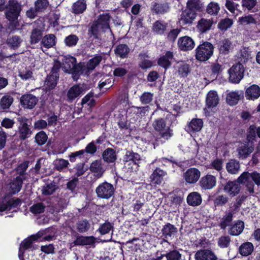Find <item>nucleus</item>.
<instances>
[{
  "label": "nucleus",
  "mask_w": 260,
  "mask_h": 260,
  "mask_svg": "<svg viewBox=\"0 0 260 260\" xmlns=\"http://www.w3.org/2000/svg\"><path fill=\"white\" fill-rule=\"evenodd\" d=\"M256 135L260 138V126L256 127L254 125H251L247 133L248 140L252 142L255 140Z\"/></svg>",
  "instance_id": "37998d69"
},
{
  "label": "nucleus",
  "mask_w": 260,
  "mask_h": 260,
  "mask_svg": "<svg viewBox=\"0 0 260 260\" xmlns=\"http://www.w3.org/2000/svg\"><path fill=\"white\" fill-rule=\"evenodd\" d=\"M32 30L30 33L29 42L31 45L36 44L43 38V23L42 21L38 19L31 23Z\"/></svg>",
  "instance_id": "423d86ee"
},
{
  "label": "nucleus",
  "mask_w": 260,
  "mask_h": 260,
  "mask_svg": "<svg viewBox=\"0 0 260 260\" xmlns=\"http://www.w3.org/2000/svg\"><path fill=\"white\" fill-rule=\"evenodd\" d=\"M260 96V87L257 85H252L245 91V98L248 100L254 101Z\"/></svg>",
  "instance_id": "6ab92c4d"
},
{
  "label": "nucleus",
  "mask_w": 260,
  "mask_h": 260,
  "mask_svg": "<svg viewBox=\"0 0 260 260\" xmlns=\"http://www.w3.org/2000/svg\"><path fill=\"white\" fill-rule=\"evenodd\" d=\"M86 9V4L84 0H78L72 6L73 12L76 14L82 13Z\"/></svg>",
  "instance_id": "ea45409f"
},
{
  "label": "nucleus",
  "mask_w": 260,
  "mask_h": 260,
  "mask_svg": "<svg viewBox=\"0 0 260 260\" xmlns=\"http://www.w3.org/2000/svg\"><path fill=\"white\" fill-rule=\"evenodd\" d=\"M124 160L125 162L132 161L135 164H138L141 160V156L138 153L127 151L124 155Z\"/></svg>",
  "instance_id": "79ce46f5"
},
{
  "label": "nucleus",
  "mask_w": 260,
  "mask_h": 260,
  "mask_svg": "<svg viewBox=\"0 0 260 260\" xmlns=\"http://www.w3.org/2000/svg\"><path fill=\"white\" fill-rule=\"evenodd\" d=\"M6 12V16L9 21V27L17 29L19 26L18 20L21 11L20 6L15 1H10Z\"/></svg>",
  "instance_id": "7ed1b4c3"
},
{
  "label": "nucleus",
  "mask_w": 260,
  "mask_h": 260,
  "mask_svg": "<svg viewBox=\"0 0 260 260\" xmlns=\"http://www.w3.org/2000/svg\"><path fill=\"white\" fill-rule=\"evenodd\" d=\"M195 259L196 260H217V257L212 251L203 249L196 252Z\"/></svg>",
  "instance_id": "dca6fc26"
},
{
  "label": "nucleus",
  "mask_w": 260,
  "mask_h": 260,
  "mask_svg": "<svg viewBox=\"0 0 260 260\" xmlns=\"http://www.w3.org/2000/svg\"><path fill=\"white\" fill-rule=\"evenodd\" d=\"M110 16L107 14H103L99 16V18L95 22L99 24L101 29L106 31L110 29L109 21Z\"/></svg>",
  "instance_id": "c756f323"
},
{
  "label": "nucleus",
  "mask_w": 260,
  "mask_h": 260,
  "mask_svg": "<svg viewBox=\"0 0 260 260\" xmlns=\"http://www.w3.org/2000/svg\"><path fill=\"white\" fill-rule=\"evenodd\" d=\"M56 189V185L53 183H50L43 186L41 192L44 196H50L52 194Z\"/></svg>",
  "instance_id": "13d9d810"
},
{
  "label": "nucleus",
  "mask_w": 260,
  "mask_h": 260,
  "mask_svg": "<svg viewBox=\"0 0 260 260\" xmlns=\"http://www.w3.org/2000/svg\"><path fill=\"white\" fill-rule=\"evenodd\" d=\"M253 250V246L250 242H246L242 244L239 248L240 253L243 256L250 254Z\"/></svg>",
  "instance_id": "09e8293b"
},
{
  "label": "nucleus",
  "mask_w": 260,
  "mask_h": 260,
  "mask_svg": "<svg viewBox=\"0 0 260 260\" xmlns=\"http://www.w3.org/2000/svg\"><path fill=\"white\" fill-rule=\"evenodd\" d=\"M95 240L93 236H80L77 238L74 243L76 245H90L94 243Z\"/></svg>",
  "instance_id": "c9c22d12"
},
{
  "label": "nucleus",
  "mask_w": 260,
  "mask_h": 260,
  "mask_svg": "<svg viewBox=\"0 0 260 260\" xmlns=\"http://www.w3.org/2000/svg\"><path fill=\"white\" fill-rule=\"evenodd\" d=\"M84 64L80 62L76 63L75 57L71 55L64 56L61 60V68L62 70L68 73L72 74L74 80H77L78 76L83 73Z\"/></svg>",
  "instance_id": "f03ea898"
},
{
  "label": "nucleus",
  "mask_w": 260,
  "mask_h": 260,
  "mask_svg": "<svg viewBox=\"0 0 260 260\" xmlns=\"http://www.w3.org/2000/svg\"><path fill=\"white\" fill-rule=\"evenodd\" d=\"M102 60V56L98 55L89 59L86 65L88 71L93 70L99 64Z\"/></svg>",
  "instance_id": "de8ad7c7"
},
{
  "label": "nucleus",
  "mask_w": 260,
  "mask_h": 260,
  "mask_svg": "<svg viewBox=\"0 0 260 260\" xmlns=\"http://www.w3.org/2000/svg\"><path fill=\"white\" fill-rule=\"evenodd\" d=\"M240 168L239 162L235 159L230 160L226 165V169L229 173L236 174L238 173Z\"/></svg>",
  "instance_id": "2f4dec72"
},
{
  "label": "nucleus",
  "mask_w": 260,
  "mask_h": 260,
  "mask_svg": "<svg viewBox=\"0 0 260 260\" xmlns=\"http://www.w3.org/2000/svg\"><path fill=\"white\" fill-rule=\"evenodd\" d=\"M115 192L114 186L107 182L101 183L95 189L98 198L103 199H109L112 197Z\"/></svg>",
  "instance_id": "0eeeda50"
},
{
  "label": "nucleus",
  "mask_w": 260,
  "mask_h": 260,
  "mask_svg": "<svg viewBox=\"0 0 260 260\" xmlns=\"http://www.w3.org/2000/svg\"><path fill=\"white\" fill-rule=\"evenodd\" d=\"M129 48L125 44H119L117 46L115 49V53L117 56L123 58H125L129 52Z\"/></svg>",
  "instance_id": "a19ab883"
},
{
  "label": "nucleus",
  "mask_w": 260,
  "mask_h": 260,
  "mask_svg": "<svg viewBox=\"0 0 260 260\" xmlns=\"http://www.w3.org/2000/svg\"><path fill=\"white\" fill-rule=\"evenodd\" d=\"M140 61L139 66L143 70H146L152 66V62L149 59L146 53H140L139 55Z\"/></svg>",
  "instance_id": "473e14b6"
},
{
  "label": "nucleus",
  "mask_w": 260,
  "mask_h": 260,
  "mask_svg": "<svg viewBox=\"0 0 260 260\" xmlns=\"http://www.w3.org/2000/svg\"><path fill=\"white\" fill-rule=\"evenodd\" d=\"M214 46L210 42H204L196 49V58L200 61L208 60L213 54Z\"/></svg>",
  "instance_id": "20e7f679"
},
{
  "label": "nucleus",
  "mask_w": 260,
  "mask_h": 260,
  "mask_svg": "<svg viewBox=\"0 0 260 260\" xmlns=\"http://www.w3.org/2000/svg\"><path fill=\"white\" fill-rule=\"evenodd\" d=\"M177 232V229L170 223L165 225L161 230V233L166 238L174 236Z\"/></svg>",
  "instance_id": "72a5a7b5"
},
{
  "label": "nucleus",
  "mask_w": 260,
  "mask_h": 260,
  "mask_svg": "<svg viewBox=\"0 0 260 260\" xmlns=\"http://www.w3.org/2000/svg\"><path fill=\"white\" fill-rule=\"evenodd\" d=\"M87 88L85 84L75 85L70 88L67 92V100L73 102L76 98L84 94Z\"/></svg>",
  "instance_id": "1a4fd4ad"
},
{
  "label": "nucleus",
  "mask_w": 260,
  "mask_h": 260,
  "mask_svg": "<svg viewBox=\"0 0 260 260\" xmlns=\"http://www.w3.org/2000/svg\"><path fill=\"white\" fill-rule=\"evenodd\" d=\"M23 181L24 180L21 179V177H16V178L10 183V188L12 193L15 194L21 190Z\"/></svg>",
  "instance_id": "e433bc0d"
},
{
  "label": "nucleus",
  "mask_w": 260,
  "mask_h": 260,
  "mask_svg": "<svg viewBox=\"0 0 260 260\" xmlns=\"http://www.w3.org/2000/svg\"><path fill=\"white\" fill-rule=\"evenodd\" d=\"M21 203V200L18 198H12L7 200L6 198H5L2 201L0 202V212L17 208L20 206Z\"/></svg>",
  "instance_id": "9b49d317"
},
{
  "label": "nucleus",
  "mask_w": 260,
  "mask_h": 260,
  "mask_svg": "<svg viewBox=\"0 0 260 260\" xmlns=\"http://www.w3.org/2000/svg\"><path fill=\"white\" fill-rule=\"evenodd\" d=\"M219 102V98L217 92L214 90L210 91L206 97V105L208 108L214 107Z\"/></svg>",
  "instance_id": "b1692460"
},
{
  "label": "nucleus",
  "mask_w": 260,
  "mask_h": 260,
  "mask_svg": "<svg viewBox=\"0 0 260 260\" xmlns=\"http://www.w3.org/2000/svg\"><path fill=\"white\" fill-rule=\"evenodd\" d=\"M58 78V74H50L48 76L45 82L46 88L48 90L53 89L57 84V80Z\"/></svg>",
  "instance_id": "f704fd0d"
},
{
  "label": "nucleus",
  "mask_w": 260,
  "mask_h": 260,
  "mask_svg": "<svg viewBox=\"0 0 260 260\" xmlns=\"http://www.w3.org/2000/svg\"><path fill=\"white\" fill-rule=\"evenodd\" d=\"M69 203V197L66 193H62L57 202V205L62 209L66 208Z\"/></svg>",
  "instance_id": "6e6d98bb"
},
{
  "label": "nucleus",
  "mask_w": 260,
  "mask_h": 260,
  "mask_svg": "<svg viewBox=\"0 0 260 260\" xmlns=\"http://www.w3.org/2000/svg\"><path fill=\"white\" fill-rule=\"evenodd\" d=\"M240 98V94L238 91H231L227 94L226 100L229 105L233 106L238 103Z\"/></svg>",
  "instance_id": "4c0bfd02"
},
{
  "label": "nucleus",
  "mask_w": 260,
  "mask_h": 260,
  "mask_svg": "<svg viewBox=\"0 0 260 260\" xmlns=\"http://www.w3.org/2000/svg\"><path fill=\"white\" fill-rule=\"evenodd\" d=\"M178 45L181 50L189 51L192 50L194 47L195 43L190 37L184 36L179 38Z\"/></svg>",
  "instance_id": "4468645a"
},
{
  "label": "nucleus",
  "mask_w": 260,
  "mask_h": 260,
  "mask_svg": "<svg viewBox=\"0 0 260 260\" xmlns=\"http://www.w3.org/2000/svg\"><path fill=\"white\" fill-rule=\"evenodd\" d=\"M46 206L42 203H38L33 205L30 208V211L34 214H40L45 211Z\"/></svg>",
  "instance_id": "0e129e2a"
},
{
  "label": "nucleus",
  "mask_w": 260,
  "mask_h": 260,
  "mask_svg": "<svg viewBox=\"0 0 260 260\" xmlns=\"http://www.w3.org/2000/svg\"><path fill=\"white\" fill-rule=\"evenodd\" d=\"M152 126L156 131L159 133L161 138L166 140L173 136L172 130L167 125L166 120L162 118L155 119L152 123Z\"/></svg>",
  "instance_id": "39448f33"
},
{
  "label": "nucleus",
  "mask_w": 260,
  "mask_h": 260,
  "mask_svg": "<svg viewBox=\"0 0 260 260\" xmlns=\"http://www.w3.org/2000/svg\"><path fill=\"white\" fill-rule=\"evenodd\" d=\"M202 197L201 194L198 192H192L190 193L187 198V203L192 206H197L202 203Z\"/></svg>",
  "instance_id": "bb28decb"
},
{
  "label": "nucleus",
  "mask_w": 260,
  "mask_h": 260,
  "mask_svg": "<svg viewBox=\"0 0 260 260\" xmlns=\"http://www.w3.org/2000/svg\"><path fill=\"white\" fill-rule=\"evenodd\" d=\"M233 24V20L229 18L221 19L218 24V28L221 30H226Z\"/></svg>",
  "instance_id": "603ef678"
},
{
  "label": "nucleus",
  "mask_w": 260,
  "mask_h": 260,
  "mask_svg": "<svg viewBox=\"0 0 260 260\" xmlns=\"http://www.w3.org/2000/svg\"><path fill=\"white\" fill-rule=\"evenodd\" d=\"M19 138L20 140H24L30 137L32 132L26 122L21 123L18 128Z\"/></svg>",
  "instance_id": "393cba45"
},
{
  "label": "nucleus",
  "mask_w": 260,
  "mask_h": 260,
  "mask_svg": "<svg viewBox=\"0 0 260 260\" xmlns=\"http://www.w3.org/2000/svg\"><path fill=\"white\" fill-rule=\"evenodd\" d=\"M56 39L53 34L46 35L42 39L41 45L46 48L53 47L56 44Z\"/></svg>",
  "instance_id": "7c9ffc66"
},
{
  "label": "nucleus",
  "mask_w": 260,
  "mask_h": 260,
  "mask_svg": "<svg viewBox=\"0 0 260 260\" xmlns=\"http://www.w3.org/2000/svg\"><path fill=\"white\" fill-rule=\"evenodd\" d=\"M216 185V178L212 175L207 174L201 178L199 181L200 186L204 190L213 188Z\"/></svg>",
  "instance_id": "f8f14e48"
},
{
  "label": "nucleus",
  "mask_w": 260,
  "mask_h": 260,
  "mask_svg": "<svg viewBox=\"0 0 260 260\" xmlns=\"http://www.w3.org/2000/svg\"><path fill=\"white\" fill-rule=\"evenodd\" d=\"M201 176L200 171L195 168L188 169L183 174L185 181L190 184L196 183Z\"/></svg>",
  "instance_id": "ddd939ff"
},
{
  "label": "nucleus",
  "mask_w": 260,
  "mask_h": 260,
  "mask_svg": "<svg viewBox=\"0 0 260 260\" xmlns=\"http://www.w3.org/2000/svg\"><path fill=\"white\" fill-rule=\"evenodd\" d=\"M254 183L258 186L260 185V174L256 171L244 172L236 181H228L224 186V190L230 196L234 197L241 190L240 184L245 185L250 193H254Z\"/></svg>",
  "instance_id": "f257e3e1"
},
{
  "label": "nucleus",
  "mask_w": 260,
  "mask_h": 260,
  "mask_svg": "<svg viewBox=\"0 0 260 260\" xmlns=\"http://www.w3.org/2000/svg\"><path fill=\"white\" fill-rule=\"evenodd\" d=\"M168 24L161 21L158 20L153 24L152 30L157 34L161 35L166 30Z\"/></svg>",
  "instance_id": "49530a36"
},
{
  "label": "nucleus",
  "mask_w": 260,
  "mask_h": 260,
  "mask_svg": "<svg viewBox=\"0 0 260 260\" xmlns=\"http://www.w3.org/2000/svg\"><path fill=\"white\" fill-rule=\"evenodd\" d=\"M212 24V20L202 18L198 21L197 28L200 32L205 33L211 29Z\"/></svg>",
  "instance_id": "4be33fe9"
},
{
  "label": "nucleus",
  "mask_w": 260,
  "mask_h": 260,
  "mask_svg": "<svg viewBox=\"0 0 260 260\" xmlns=\"http://www.w3.org/2000/svg\"><path fill=\"white\" fill-rule=\"evenodd\" d=\"M169 8L168 4H156L154 6L153 10L157 14H164L169 11Z\"/></svg>",
  "instance_id": "680f3d73"
},
{
  "label": "nucleus",
  "mask_w": 260,
  "mask_h": 260,
  "mask_svg": "<svg viewBox=\"0 0 260 260\" xmlns=\"http://www.w3.org/2000/svg\"><path fill=\"white\" fill-rule=\"evenodd\" d=\"M253 150V147L246 144H243L237 148L239 158L242 159L247 158L252 152Z\"/></svg>",
  "instance_id": "c85d7f7f"
},
{
  "label": "nucleus",
  "mask_w": 260,
  "mask_h": 260,
  "mask_svg": "<svg viewBox=\"0 0 260 260\" xmlns=\"http://www.w3.org/2000/svg\"><path fill=\"white\" fill-rule=\"evenodd\" d=\"M69 163L67 160L62 158L56 159L54 161V168L58 171H61L68 167Z\"/></svg>",
  "instance_id": "bf43d9fd"
},
{
  "label": "nucleus",
  "mask_w": 260,
  "mask_h": 260,
  "mask_svg": "<svg viewBox=\"0 0 260 260\" xmlns=\"http://www.w3.org/2000/svg\"><path fill=\"white\" fill-rule=\"evenodd\" d=\"M232 42L228 39H224L220 42L219 51L221 54H227L229 53L232 48Z\"/></svg>",
  "instance_id": "8fccbe9b"
},
{
  "label": "nucleus",
  "mask_w": 260,
  "mask_h": 260,
  "mask_svg": "<svg viewBox=\"0 0 260 260\" xmlns=\"http://www.w3.org/2000/svg\"><path fill=\"white\" fill-rule=\"evenodd\" d=\"M103 158L107 162H113L116 159L115 151L112 148H107L103 153Z\"/></svg>",
  "instance_id": "58836bf2"
},
{
  "label": "nucleus",
  "mask_w": 260,
  "mask_h": 260,
  "mask_svg": "<svg viewBox=\"0 0 260 260\" xmlns=\"http://www.w3.org/2000/svg\"><path fill=\"white\" fill-rule=\"evenodd\" d=\"M165 256L167 260H180L181 258V254L176 250L169 251Z\"/></svg>",
  "instance_id": "338daca9"
},
{
  "label": "nucleus",
  "mask_w": 260,
  "mask_h": 260,
  "mask_svg": "<svg viewBox=\"0 0 260 260\" xmlns=\"http://www.w3.org/2000/svg\"><path fill=\"white\" fill-rule=\"evenodd\" d=\"M48 139V137L45 133L41 131L37 133L35 137L36 142L39 145H44Z\"/></svg>",
  "instance_id": "69168bd1"
},
{
  "label": "nucleus",
  "mask_w": 260,
  "mask_h": 260,
  "mask_svg": "<svg viewBox=\"0 0 260 260\" xmlns=\"http://www.w3.org/2000/svg\"><path fill=\"white\" fill-rule=\"evenodd\" d=\"M38 99L34 95L27 94L20 98V103L24 108L32 109L38 103Z\"/></svg>",
  "instance_id": "2eb2a0df"
},
{
  "label": "nucleus",
  "mask_w": 260,
  "mask_h": 260,
  "mask_svg": "<svg viewBox=\"0 0 260 260\" xmlns=\"http://www.w3.org/2000/svg\"><path fill=\"white\" fill-rule=\"evenodd\" d=\"M196 17V13L190 8H186L181 13L179 19L180 24L184 25L191 24Z\"/></svg>",
  "instance_id": "9d476101"
},
{
  "label": "nucleus",
  "mask_w": 260,
  "mask_h": 260,
  "mask_svg": "<svg viewBox=\"0 0 260 260\" xmlns=\"http://www.w3.org/2000/svg\"><path fill=\"white\" fill-rule=\"evenodd\" d=\"M105 31L104 29H101L100 26L95 21L89 29V32L91 33L95 39L99 38V36L101 32Z\"/></svg>",
  "instance_id": "052dcab7"
},
{
  "label": "nucleus",
  "mask_w": 260,
  "mask_h": 260,
  "mask_svg": "<svg viewBox=\"0 0 260 260\" xmlns=\"http://www.w3.org/2000/svg\"><path fill=\"white\" fill-rule=\"evenodd\" d=\"M233 220V214L231 212L226 213L221 219L220 226L221 229L224 230L226 228H230L234 222Z\"/></svg>",
  "instance_id": "c03bdc74"
},
{
  "label": "nucleus",
  "mask_w": 260,
  "mask_h": 260,
  "mask_svg": "<svg viewBox=\"0 0 260 260\" xmlns=\"http://www.w3.org/2000/svg\"><path fill=\"white\" fill-rule=\"evenodd\" d=\"M13 102V98L10 95L3 96L0 101L1 107L3 109L9 108Z\"/></svg>",
  "instance_id": "864d4df0"
},
{
  "label": "nucleus",
  "mask_w": 260,
  "mask_h": 260,
  "mask_svg": "<svg viewBox=\"0 0 260 260\" xmlns=\"http://www.w3.org/2000/svg\"><path fill=\"white\" fill-rule=\"evenodd\" d=\"M244 223L243 221L238 220L235 221L230 228H228V233L232 236H238L243 231Z\"/></svg>",
  "instance_id": "412c9836"
},
{
  "label": "nucleus",
  "mask_w": 260,
  "mask_h": 260,
  "mask_svg": "<svg viewBox=\"0 0 260 260\" xmlns=\"http://www.w3.org/2000/svg\"><path fill=\"white\" fill-rule=\"evenodd\" d=\"M166 175V173L165 171L157 168L150 176V179L153 183L159 184L162 181L163 177Z\"/></svg>",
  "instance_id": "cd10ccee"
},
{
  "label": "nucleus",
  "mask_w": 260,
  "mask_h": 260,
  "mask_svg": "<svg viewBox=\"0 0 260 260\" xmlns=\"http://www.w3.org/2000/svg\"><path fill=\"white\" fill-rule=\"evenodd\" d=\"M90 170L98 178H101L105 171L101 160L93 161L90 165Z\"/></svg>",
  "instance_id": "a211bd4d"
},
{
  "label": "nucleus",
  "mask_w": 260,
  "mask_h": 260,
  "mask_svg": "<svg viewBox=\"0 0 260 260\" xmlns=\"http://www.w3.org/2000/svg\"><path fill=\"white\" fill-rule=\"evenodd\" d=\"M203 126V121L201 119L193 118L188 123L187 131L188 132H197L201 131Z\"/></svg>",
  "instance_id": "5701e85b"
},
{
  "label": "nucleus",
  "mask_w": 260,
  "mask_h": 260,
  "mask_svg": "<svg viewBox=\"0 0 260 260\" xmlns=\"http://www.w3.org/2000/svg\"><path fill=\"white\" fill-rule=\"evenodd\" d=\"M79 40L78 37L75 35H70L64 39V42L66 46L71 47L76 45Z\"/></svg>",
  "instance_id": "e2e57ef3"
},
{
  "label": "nucleus",
  "mask_w": 260,
  "mask_h": 260,
  "mask_svg": "<svg viewBox=\"0 0 260 260\" xmlns=\"http://www.w3.org/2000/svg\"><path fill=\"white\" fill-rule=\"evenodd\" d=\"M174 68L178 75L181 78L187 77L190 72L189 65L184 61L177 62Z\"/></svg>",
  "instance_id": "f3484780"
},
{
  "label": "nucleus",
  "mask_w": 260,
  "mask_h": 260,
  "mask_svg": "<svg viewBox=\"0 0 260 260\" xmlns=\"http://www.w3.org/2000/svg\"><path fill=\"white\" fill-rule=\"evenodd\" d=\"M49 6L47 0H37L35 3V8L38 12H44Z\"/></svg>",
  "instance_id": "4d7b16f0"
},
{
  "label": "nucleus",
  "mask_w": 260,
  "mask_h": 260,
  "mask_svg": "<svg viewBox=\"0 0 260 260\" xmlns=\"http://www.w3.org/2000/svg\"><path fill=\"white\" fill-rule=\"evenodd\" d=\"M28 162H24L19 165L16 169L17 173L19 175L18 177H21L23 180H25L27 177L25 172L28 168Z\"/></svg>",
  "instance_id": "5fc2aeb1"
},
{
  "label": "nucleus",
  "mask_w": 260,
  "mask_h": 260,
  "mask_svg": "<svg viewBox=\"0 0 260 260\" xmlns=\"http://www.w3.org/2000/svg\"><path fill=\"white\" fill-rule=\"evenodd\" d=\"M23 42V39L20 36L12 35L8 37L6 44L11 49L16 50L21 46Z\"/></svg>",
  "instance_id": "aec40b11"
},
{
  "label": "nucleus",
  "mask_w": 260,
  "mask_h": 260,
  "mask_svg": "<svg viewBox=\"0 0 260 260\" xmlns=\"http://www.w3.org/2000/svg\"><path fill=\"white\" fill-rule=\"evenodd\" d=\"M173 56L174 55L172 52L167 51L165 55L161 56L158 60V64L165 69L169 68Z\"/></svg>",
  "instance_id": "a878e982"
},
{
  "label": "nucleus",
  "mask_w": 260,
  "mask_h": 260,
  "mask_svg": "<svg viewBox=\"0 0 260 260\" xmlns=\"http://www.w3.org/2000/svg\"><path fill=\"white\" fill-rule=\"evenodd\" d=\"M244 68L242 63L234 64L229 70V81L233 83H239L243 78Z\"/></svg>",
  "instance_id": "6e6552de"
},
{
  "label": "nucleus",
  "mask_w": 260,
  "mask_h": 260,
  "mask_svg": "<svg viewBox=\"0 0 260 260\" xmlns=\"http://www.w3.org/2000/svg\"><path fill=\"white\" fill-rule=\"evenodd\" d=\"M220 9V8L218 3L211 2L206 8V12L210 15L216 16L219 13Z\"/></svg>",
  "instance_id": "3c124183"
},
{
  "label": "nucleus",
  "mask_w": 260,
  "mask_h": 260,
  "mask_svg": "<svg viewBox=\"0 0 260 260\" xmlns=\"http://www.w3.org/2000/svg\"><path fill=\"white\" fill-rule=\"evenodd\" d=\"M257 3V0H241L242 7L249 11L254 8Z\"/></svg>",
  "instance_id": "774afa93"
},
{
  "label": "nucleus",
  "mask_w": 260,
  "mask_h": 260,
  "mask_svg": "<svg viewBox=\"0 0 260 260\" xmlns=\"http://www.w3.org/2000/svg\"><path fill=\"white\" fill-rule=\"evenodd\" d=\"M39 238V237L38 236V235H32L30 237L28 238L27 239H25L22 242H21L19 248V257L21 256V253H23V251H22L21 250L22 248L25 249L28 248L31 246V244H32V242L36 240Z\"/></svg>",
  "instance_id": "a18cd8bd"
}]
</instances>
